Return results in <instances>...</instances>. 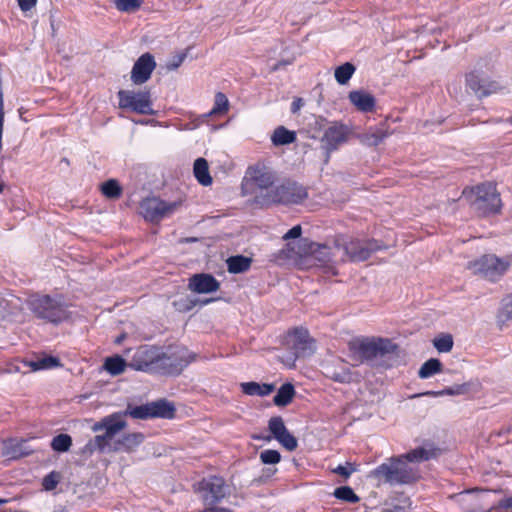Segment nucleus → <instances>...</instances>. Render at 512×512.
<instances>
[{"instance_id":"nucleus-5","label":"nucleus","mask_w":512,"mask_h":512,"mask_svg":"<svg viewBox=\"0 0 512 512\" xmlns=\"http://www.w3.org/2000/svg\"><path fill=\"white\" fill-rule=\"evenodd\" d=\"M28 307L36 318L55 325L69 318L67 307L59 296H33L28 301Z\"/></svg>"},{"instance_id":"nucleus-18","label":"nucleus","mask_w":512,"mask_h":512,"mask_svg":"<svg viewBox=\"0 0 512 512\" xmlns=\"http://www.w3.org/2000/svg\"><path fill=\"white\" fill-rule=\"evenodd\" d=\"M219 281L211 274L198 273L190 277L188 288L198 294L212 293L219 289Z\"/></svg>"},{"instance_id":"nucleus-9","label":"nucleus","mask_w":512,"mask_h":512,"mask_svg":"<svg viewBox=\"0 0 512 512\" xmlns=\"http://www.w3.org/2000/svg\"><path fill=\"white\" fill-rule=\"evenodd\" d=\"M105 425L104 434L97 435L94 440L90 441L85 446L86 451L93 452L97 449L100 451L105 450L106 447L110 446L116 434L126 428L127 423L122 419L120 414H113L106 417Z\"/></svg>"},{"instance_id":"nucleus-14","label":"nucleus","mask_w":512,"mask_h":512,"mask_svg":"<svg viewBox=\"0 0 512 512\" xmlns=\"http://www.w3.org/2000/svg\"><path fill=\"white\" fill-rule=\"evenodd\" d=\"M349 132L350 130L346 125L338 122L331 124L324 131L321 144L327 153V158H329L331 152L337 150L340 145L347 141ZM326 161H328V159H326Z\"/></svg>"},{"instance_id":"nucleus-11","label":"nucleus","mask_w":512,"mask_h":512,"mask_svg":"<svg viewBox=\"0 0 512 512\" xmlns=\"http://www.w3.org/2000/svg\"><path fill=\"white\" fill-rule=\"evenodd\" d=\"M175 412L174 406L167 400L161 399L145 405L128 408L125 415L136 419L148 418H172Z\"/></svg>"},{"instance_id":"nucleus-50","label":"nucleus","mask_w":512,"mask_h":512,"mask_svg":"<svg viewBox=\"0 0 512 512\" xmlns=\"http://www.w3.org/2000/svg\"><path fill=\"white\" fill-rule=\"evenodd\" d=\"M297 360V354H282L279 357V361L287 368L295 367V362Z\"/></svg>"},{"instance_id":"nucleus-3","label":"nucleus","mask_w":512,"mask_h":512,"mask_svg":"<svg viewBox=\"0 0 512 512\" xmlns=\"http://www.w3.org/2000/svg\"><path fill=\"white\" fill-rule=\"evenodd\" d=\"M462 197L482 216L498 213L501 209L500 194L492 183H482L475 187H466L462 192Z\"/></svg>"},{"instance_id":"nucleus-23","label":"nucleus","mask_w":512,"mask_h":512,"mask_svg":"<svg viewBox=\"0 0 512 512\" xmlns=\"http://www.w3.org/2000/svg\"><path fill=\"white\" fill-rule=\"evenodd\" d=\"M387 136L388 133L383 128L371 127L357 137L363 145L373 147L379 145Z\"/></svg>"},{"instance_id":"nucleus-15","label":"nucleus","mask_w":512,"mask_h":512,"mask_svg":"<svg viewBox=\"0 0 512 512\" xmlns=\"http://www.w3.org/2000/svg\"><path fill=\"white\" fill-rule=\"evenodd\" d=\"M285 343L294 352H314L317 350L316 340L303 327L289 330L285 336Z\"/></svg>"},{"instance_id":"nucleus-17","label":"nucleus","mask_w":512,"mask_h":512,"mask_svg":"<svg viewBox=\"0 0 512 512\" xmlns=\"http://www.w3.org/2000/svg\"><path fill=\"white\" fill-rule=\"evenodd\" d=\"M251 180L255 186L254 198H257L259 195L270 194L273 188H275L273 185L275 175L265 167L255 169L251 174Z\"/></svg>"},{"instance_id":"nucleus-48","label":"nucleus","mask_w":512,"mask_h":512,"mask_svg":"<svg viewBox=\"0 0 512 512\" xmlns=\"http://www.w3.org/2000/svg\"><path fill=\"white\" fill-rule=\"evenodd\" d=\"M59 482V475L55 472H51L43 479V486L46 490H53Z\"/></svg>"},{"instance_id":"nucleus-51","label":"nucleus","mask_w":512,"mask_h":512,"mask_svg":"<svg viewBox=\"0 0 512 512\" xmlns=\"http://www.w3.org/2000/svg\"><path fill=\"white\" fill-rule=\"evenodd\" d=\"M302 234V228L300 225H295L291 229H289L283 236L284 240L295 239L300 237Z\"/></svg>"},{"instance_id":"nucleus-60","label":"nucleus","mask_w":512,"mask_h":512,"mask_svg":"<svg viewBox=\"0 0 512 512\" xmlns=\"http://www.w3.org/2000/svg\"><path fill=\"white\" fill-rule=\"evenodd\" d=\"M126 337V334H121L118 337L115 338L114 342L117 344H120Z\"/></svg>"},{"instance_id":"nucleus-16","label":"nucleus","mask_w":512,"mask_h":512,"mask_svg":"<svg viewBox=\"0 0 512 512\" xmlns=\"http://www.w3.org/2000/svg\"><path fill=\"white\" fill-rule=\"evenodd\" d=\"M156 67L154 57L150 53L142 54L134 63L131 70V81L135 85L147 82Z\"/></svg>"},{"instance_id":"nucleus-62","label":"nucleus","mask_w":512,"mask_h":512,"mask_svg":"<svg viewBox=\"0 0 512 512\" xmlns=\"http://www.w3.org/2000/svg\"><path fill=\"white\" fill-rule=\"evenodd\" d=\"M130 351H131V349H130V348H127V349H125V351H124V352L129 353Z\"/></svg>"},{"instance_id":"nucleus-47","label":"nucleus","mask_w":512,"mask_h":512,"mask_svg":"<svg viewBox=\"0 0 512 512\" xmlns=\"http://www.w3.org/2000/svg\"><path fill=\"white\" fill-rule=\"evenodd\" d=\"M355 471V465L350 462H346L344 465H339L332 470L333 473L343 476L345 479L349 478Z\"/></svg>"},{"instance_id":"nucleus-10","label":"nucleus","mask_w":512,"mask_h":512,"mask_svg":"<svg viewBox=\"0 0 512 512\" xmlns=\"http://www.w3.org/2000/svg\"><path fill=\"white\" fill-rule=\"evenodd\" d=\"M348 347L350 352H395L398 349L391 339L375 336L353 337L348 342Z\"/></svg>"},{"instance_id":"nucleus-46","label":"nucleus","mask_w":512,"mask_h":512,"mask_svg":"<svg viewBox=\"0 0 512 512\" xmlns=\"http://www.w3.org/2000/svg\"><path fill=\"white\" fill-rule=\"evenodd\" d=\"M174 307L181 312H186L191 310L195 306V301L190 297H182L173 302Z\"/></svg>"},{"instance_id":"nucleus-41","label":"nucleus","mask_w":512,"mask_h":512,"mask_svg":"<svg viewBox=\"0 0 512 512\" xmlns=\"http://www.w3.org/2000/svg\"><path fill=\"white\" fill-rule=\"evenodd\" d=\"M269 430L272 433L273 437L277 440L284 433H286L287 428L285 427V424L281 417H274L271 418L269 421Z\"/></svg>"},{"instance_id":"nucleus-37","label":"nucleus","mask_w":512,"mask_h":512,"mask_svg":"<svg viewBox=\"0 0 512 512\" xmlns=\"http://www.w3.org/2000/svg\"><path fill=\"white\" fill-rule=\"evenodd\" d=\"M387 354H349L352 358V365H358L359 363H368L371 366L378 365V358H382Z\"/></svg>"},{"instance_id":"nucleus-28","label":"nucleus","mask_w":512,"mask_h":512,"mask_svg":"<svg viewBox=\"0 0 512 512\" xmlns=\"http://www.w3.org/2000/svg\"><path fill=\"white\" fill-rule=\"evenodd\" d=\"M143 435L141 433H131L124 435L121 440L118 441L117 446L114 450L124 449L126 451H132L143 442Z\"/></svg>"},{"instance_id":"nucleus-1","label":"nucleus","mask_w":512,"mask_h":512,"mask_svg":"<svg viewBox=\"0 0 512 512\" xmlns=\"http://www.w3.org/2000/svg\"><path fill=\"white\" fill-rule=\"evenodd\" d=\"M430 458V452L424 448L415 449L401 458L383 463L375 470V475L390 484L411 483L419 478L416 463Z\"/></svg>"},{"instance_id":"nucleus-39","label":"nucleus","mask_w":512,"mask_h":512,"mask_svg":"<svg viewBox=\"0 0 512 512\" xmlns=\"http://www.w3.org/2000/svg\"><path fill=\"white\" fill-rule=\"evenodd\" d=\"M113 3L118 11L135 12L141 7L143 0H113Z\"/></svg>"},{"instance_id":"nucleus-22","label":"nucleus","mask_w":512,"mask_h":512,"mask_svg":"<svg viewBox=\"0 0 512 512\" xmlns=\"http://www.w3.org/2000/svg\"><path fill=\"white\" fill-rule=\"evenodd\" d=\"M349 101L363 113L372 112L376 106L375 97L365 90H353L348 94Z\"/></svg>"},{"instance_id":"nucleus-29","label":"nucleus","mask_w":512,"mask_h":512,"mask_svg":"<svg viewBox=\"0 0 512 512\" xmlns=\"http://www.w3.org/2000/svg\"><path fill=\"white\" fill-rule=\"evenodd\" d=\"M127 365L126 361L116 354L105 359L103 368L111 375L116 376L123 373Z\"/></svg>"},{"instance_id":"nucleus-56","label":"nucleus","mask_w":512,"mask_h":512,"mask_svg":"<svg viewBox=\"0 0 512 512\" xmlns=\"http://www.w3.org/2000/svg\"><path fill=\"white\" fill-rule=\"evenodd\" d=\"M105 423H106V417H105V418H103L101 421H99V422L95 423V424L93 425V427H92V430H93L94 432H98V431H100V430H105V426H106V425H105Z\"/></svg>"},{"instance_id":"nucleus-12","label":"nucleus","mask_w":512,"mask_h":512,"mask_svg":"<svg viewBox=\"0 0 512 512\" xmlns=\"http://www.w3.org/2000/svg\"><path fill=\"white\" fill-rule=\"evenodd\" d=\"M179 205V202H166L156 197L146 198L140 204V213L146 220L158 222L174 213Z\"/></svg>"},{"instance_id":"nucleus-59","label":"nucleus","mask_w":512,"mask_h":512,"mask_svg":"<svg viewBox=\"0 0 512 512\" xmlns=\"http://www.w3.org/2000/svg\"><path fill=\"white\" fill-rule=\"evenodd\" d=\"M382 512H404V509L402 507L396 506L392 509H387Z\"/></svg>"},{"instance_id":"nucleus-13","label":"nucleus","mask_w":512,"mask_h":512,"mask_svg":"<svg viewBox=\"0 0 512 512\" xmlns=\"http://www.w3.org/2000/svg\"><path fill=\"white\" fill-rule=\"evenodd\" d=\"M466 86L478 98L487 97L502 88L500 83L491 80L486 74L479 71H472L466 75Z\"/></svg>"},{"instance_id":"nucleus-19","label":"nucleus","mask_w":512,"mask_h":512,"mask_svg":"<svg viewBox=\"0 0 512 512\" xmlns=\"http://www.w3.org/2000/svg\"><path fill=\"white\" fill-rule=\"evenodd\" d=\"M60 360L55 356H45L37 360H21L15 366V371L21 373L35 372L40 370H48L60 366Z\"/></svg>"},{"instance_id":"nucleus-34","label":"nucleus","mask_w":512,"mask_h":512,"mask_svg":"<svg viewBox=\"0 0 512 512\" xmlns=\"http://www.w3.org/2000/svg\"><path fill=\"white\" fill-rule=\"evenodd\" d=\"M72 445V438L68 434H59L51 441V447L54 451L63 453L67 452Z\"/></svg>"},{"instance_id":"nucleus-32","label":"nucleus","mask_w":512,"mask_h":512,"mask_svg":"<svg viewBox=\"0 0 512 512\" xmlns=\"http://www.w3.org/2000/svg\"><path fill=\"white\" fill-rule=\"evenodd\" d=\"M356 68L350 62L338 66L334 71V77L340 85H345L353 76Z\"/></svg>"},{"instance_id":"nucleus-44","label":"nucleus","mask_w":512,"mask_h":512,"mask_svg":"<svg viewBox=\"0 0 512 512\" xmlns=\"http://www.w3.org/2000/svg\"><path fill=\"white\" fill-rule=\"evenodd\" d=\"M277 441L287 450L293 451L297 448V439L287 430Z\"/></svg>"},{"instance_id":"nucleus-2","label":"nucleus","mask_w":512,"mask_h":512,"mask_svg":"<svg viewBox=\"0 0 512 512\" xmlns=\"http://www.w3.org/2000/svg\"><path fill=\"white\" fill-rule=\"evenodd\" d=\"M193 360L181 354H134L129 366L134 370L149 373L179 374Z\"/></svg>"},{"instance_id":"nucleus-25","label":"nucleus","mask_w":512,"mask_h":512,"mask_svg":"<svg viewBox=\"0 0 512 512\" xmlns=\"http://www.w3.org/2000/svg\"><path fill=\"white\" fill-rule=\"evenodd\" d=\"M296 140V133L286 129L284 126L277 127L272 136L271 141L275 146L288 145Z\"/></svg>"},{"instance_id":"nucleus-27","label":"nucleus","mask_w":512,"mask_h":512,"mask_svg":"<svg viewBox=\"0 0 512 512\" xmlns=\"http://www.w3.org/2000/svg\"><path fill=\"white\" fill-rule=\"evenodd\" d=\"M27 440H11L5 444L7 449H11V451H7L6 454L12 458L22 457L29 455L32 452V448L27 446Z\"/></svg>"},{"instance_id":"nucleus-8","label":"nucleus","mask_w":512,"mask_h":512,"mask_svg":"<svg viewBox=\"0 0 512 512\" xmlns=\"http://www.w3.org/2000/svg\"><path fill=\"white\" fill-rule=\"evenodd\" d=\"M335 248L337 250L342 249L343 254L351 261L361 262L367 260L373 252L381 250L382 246L374 239L367 241L354 239L348 242L337 240Z\"/></svg>"},{"instance_id":"nucleus-43","label":"nucleus","mask_w":512,"mask_h":512,"mask_svg":"<svg viewBox=\"0 0 512 512\" xmlns=\"http://www.w3.org/2000/svg\"><path fill=\"white\" fill-rule=\"evenodd\" d=\"M467 392H468V385L463 384V385H457V386H454L451 388H446L444 390L437 391V392H427L426 394L434 395V396H443V395H461V394H465Z\"/></svg>"},{"instance_id":"nucleus-40","label":"nucleus","mask_w":512,"mask_h":512,"mask_svg":"<svg viewBox=\"0 0 512 512\" xmlns=\"http://www.w3.org/2000/svg\"><path fill=\"white\" fill-rule=\"evenodd\" d=\"M334 496L340 500L350 503H356L359 501V497L348 486H343L335 489Z\"/></svg>"},{"instance_id":"nucleus-58","label":"nucleus","mask_w":512,"mask_h":512,"mask_svg":"<svg viewBox=\"0 0 512 512\" xmlns=\"http://www.w3.org/2000/svg\"><path fill=\"white\" fill-rule=\"evenodd\" d=\"M331 377H332L334 380H336V381H340V382H342V381H345V380H346V378H347V374H346V373H344V374L342 375V374H338V373H333V374H331Z\"/></svg>"},{"instance_id":"nucleus-33","label":"nucleus","mask_w":512,"mask_h":512,"mask_svg":"<svg viewBox=\"0 0 512 512\" xmlns=\"http://www.w3.org/2000/svg\"><path fill=\"white\" fill-rule=\"evenodd\" d=\"M441 368V362L436 358H431L423 363V365L420 367L418 376L421 379L432 377L433 375L439 373Z\"/></svg>"},{"instance_id":"nucleus-53","label":"nucleus","mask_w":512,"mask_h":512,"mask_svg":"<svg viewBox=\"0 0 512 512\" xmlns=\"http://www.w3.org/2000/svg\"><path fill=\"white\" fill-rule=\"evenodd\" d=\"M19 8L23 12L30 11L37 4V0H17Z\"/></svg>"},{"instance_id":"nucleus-35","label":"nucleus","mask_w":512,"mask_h":512,"mask_svg":"<svg viewBox=\"0 0 512 512\" xmlns=\"http://www.w3.org/2000/svg\"><path fill=\"white\" fill-rule=\"evenodd\" d=\"M433 345L437 352H450L453 348V337L451 334L442 333L433 339Z\"/></svg>"},{"instance_id":"nucleus-55","label":"nucleus","mask_w":512,"mask_h":512,"mask_svg":"<svg viewBox=\"0 0 512 512\" xmlns=\"http://www.w3.org/2000/svg\"><path fill=\"white\" fill-rule=\"evenodd\" d=\"M302 105H303V103H302V99L301 98L294 99L292 104H291V111L293 113H296L302 107Z\"/></svg>"},{"instance_id":"nucleus-36","label":"nucleus","mask_w":512,"mask_h":512,"mask_svg":"<svg viewBox=\"0 0 512 512\" xmlns=\"http://www.w3.org/2000/svg\"><path fill=\"white\" fill-rule=\"evenodd\" d=\"M101 191L107 198L116 199L121 196L122 188L115 179H110L102 184Z\"/></svg>"},{"instance_id":"nucleus-63","label":"nucleus","mask_w":512,"mask_h":512,"mask_svg":"<svg viewBox=\"0 0 512 512\" xmlns=\"http://www.w3.org/2000/svg\"><path fill=\"white\" fill-rule=\"evenodd\" d=\"M3 191V186L0 184V193Z\"/></svg>"},{"instance_id":"nucleus-26","label":"nucleus","mask_w":512,"mask_h":512,"mask_svg":"<svg viewBox=\"0 0 512 512\" xmlns=\"http://www.w3.org/2000/svg\"><path fill=\"white\" fill-rule=\"evenodd\" d=\"M251 259L243 255L231 256L227 259V267L230 273L238 274L250 268Z\"/></svg>"},{"instance_id":"nucleus-42","label":"nucleus","mask_w":512,"mask_h":512,"mask_svg":"<svg viewBox=\"0 0 512 512\" xmlns=\"http://www.w3.org/2000/svg\"><path fill=\"white\" fill-rule=\"evenodd\" d=\"M229 101L225 94L218 92L215 95V103L213 109L210 111V114H220L228 110Z\"/></svg>"},{"instance_id":"nucleus-49","label":"nucleus","mask_w":512,"mask_h":512,"mask_svg":"<svg viewBox=\"0 0 512 512\" xmlns=\"http://www.w3.org/2000/svg\"><path fill=\"white\" fill-rule=\"evenodd\" d=\"M241 388L247 395H260V384L256 382L241 383Z\"/></svg>"},{"instance_id":"nucleus-6","label":"nucleus","mask_w":512,"mask_h":512,"mask_svg":"<svg viewBox=\"0 0 512 512\" xmlns=\"http://www.w3.org/2000/svg\"><path fill=\"white\" fill-rule=\"evenodd\" d=\"M510 266V260L499 258L493 254L483 255L468 264V268L474 274L480 275L492 282L499 280L508 271Z\"/></svg>"},{"instance_id":"nucleus-54","label":"nucleus","mask_w":512,"mask_h":512,"mask_svg":"<svg viewBox=\"0 0 512 512\" xmlns=\"http://www.w3.org/2000/svg\"><path fill=\"white\" fill-rule=\"evenodd\" d=\"M274 390L273 384H260V396L270 394Z\"/></svg>"},{"instance_id":"nucleus-38","label":"nucleus","mask_w":512,"mask_h":512,"mask_svg":"<svg viewBox=\"0 0 512 512\" xmlns=\"http://www.w3.org/2000/svg\"><path fill=\"white\" fill-rule=\"evenodd\" d=\"M512 320V294L502 301V306L498 314V322L500 325Z\"/></svg>"},{"instance_id":"nucleus-4","label":"nucleus","mask_w":512,"mask_h":512,"mask_svg":"<svg viewBox=\"0 0 512 512\" xmlns=\"http://www.w3.org/2000/svg\"><path fill=\"white\" fill-rule=\"evenodd\" d=\"M307 197L308 193L304 186L296 182H285L275 186L272 193L253 198L252 204L257 207H268L276 204L297 205Z\"/></svg>"},{"instance_id":"nucleus-24","label":"nucleus","mask_w":512,"mask_h":512,"mask_svg":"<svg viewBox=\"0 0 512 512\" xmlns=\"http://www.w3.org/2000/svg\"><path fill=\"white\" fill-rule=\"evenodd\" d=\"M193 173L197 181L203 186L212 184V177L209 173V166L206 159L197 158L193 165Z\"/></svg>"},{"instance_id":"nucleus-64","label":"nucleus","mask_w":512,"mask_h":512,"mask_svg":"<svg viewBox=\"0 0 512 512\" xmlns=\"http://www.w3.org/2000/svg\"><path fill=\"white\" fill-rule=\"evenodd\" d=\"M510 123L512 124V117L510 118Z\"/></svg>"},{"instance_id":"nucleus-52","label":"nucleus","mask_w":512,"mask_h":512,"mask_svg":"<svg viewBox=\"0 0 512 512\" xmlns=\"http://www.w3.org/2000/svg\"><path fill=\"white\" fill-rule=\"evenodd\" d=\"M185 58H186L185 53L178 54V55L174 56L173 59L167 64V68L169 70L177 69L183 63Z\"/></svg>"},{"instance_id":"nucleus-31","label":"nucleus","mask_w":512,"mask_h":512,"mask_svg":"<svg viewBox=\"0 0 512 512\" xmlns=\"http://www.w3.org/2000/svg\"><path fill=\"white\" fill-rule=\"evenodd\" d=\"M295 394V389L292 384L286 383L282 385L277 394L274 396V403L277 406H286L289 404Z\"/></svg>"},{"instance_id":"nucleus-30","label":"nucleus","mask_w":512,"mask_h":512,"mask_svg":"<svg viewBox=\"0 0 512 512\" xmlns=\"http://www.w3.org/2000/svg\"><path fill=\"white\" fill-rule=\"evenodd\" d=\"M313 257L321 264H328L333 261L334 253L332 248L327 245L314 244L311 246Z\"/></svg>"},{"instance_id":"nucleus-57","label":"nucleus","mask_w":512,"mask_h":512,"mask_svg":"<svg viewBox=\"0 0 512 512\" xmlns=\"http://www.w3.org/2000/svg\"><path fill=\"white\" fill-rule=\"evenodd\" d=\"M501 507L507 508V509H512V497L502 500Z\"/></svg>"},{"instance_id":"nucleus-45","label":"nucleus","mask_w":512,"mask_h":512,"mask_svg":"<svg viewBox=\"0 0 512 512\" xmlns=\"http://www.w3.org/2000/svg\"><path fill=\"white\" fill-rule=\"evenodd\" d=\"M260 459L264 464H276L280 461V453L276 450H265L260 454Z\"/></svg>"},{"instance_id":"nucleus-7","label":"nucleus","mask_w":512,"mask_h":512,"mask_svg":"<svg viewBox=\"0 0 512 512\" xmlns=\"http://www.w3.org/2000/svg\"><path fill=\"white\" fill-rule=\"evenodd\" d=\"M119 107L141 115H153L151 93L149 90H119L117 93Z\"/></svg>"},{"instance_id":"nucleus-61","label":"nucleus","mask_w":512,"mask_h":512,"mask_svg":"<svg viewBox=\"0 0 512 512\" xmlns=\"http://www.w3.org/2000/svg\"><path fill=\"white\" fill-rule=\"evenodd\" d=\"M8 500L7 499H0V505L4 504V503H7Z\"/></svg>"},{"instance_id":"nucleus-21","label":"nucleus","mask_w":512,"mask_h":512,"mask_svg":"<svg viewBox=\"0 0 512 512\" xmlns=\"http://www.w3.org/2000/svg\"><path fill=\"white\" fill-rule=\"evenodd\" d=\"M489 494L486 491L466 492L459 496L460 503L467 508V512H487L486 500Z\"/></svg>"},{"instance_id":"nucleus-20","label":"nucleus","mask_w":512,"mask_h":512,"mask_svg":"<svg viewBox=\"0 0 512 512\" xmlns=\"http://www.w3.org/2000/svg\"><path fill=\"white\" fill-rule=\"evenodd\" d=\"M227 494V487L224 484V480L219 477L210 478L204 484L203 499L207 505H212Z\"/></svg>"}]
</instances>
